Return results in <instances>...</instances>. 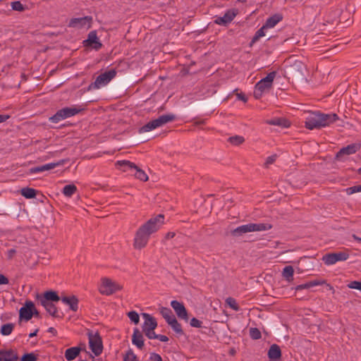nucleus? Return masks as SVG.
I'll use <instances>...</instances> for the list:
<instances>
[{
    "instance_id": "obj_57",
    "label": "nucleus",
    "mask_w": 361,
    "mask_h": 361,
    "mask_svg": "<svg viewBox=\"0 0 361 361\" xmlns=\"http://www.w3.org/2000/svg\"><path fill=\"white\" fill-rule=\"evenodd\" d=\"M9 118V115L0 114V123L6 121Z\"/></svg>"
},
{
    "instance_id": "obj_60",
    "label": "nucleus",
    "mask_w": 361,
    "mask_h": 361,
    "mask_svg": "<svg viewBox=\"0 0 361 361\" xmlns=\"http://www.w3.org/2000/svg\"><path fill=\"white\" fill-rule=\"evenodd\" d=\"M47 331L51 333L54 336H56L57 334V331L54 327H49Z\"/></svg>"
},
{
    "instance_id": "obj_27",
    "label": "nucleus",
    "mask_w": 361,
    "mask_h": 361,
    "mask_svg": "<svg viewBox=\"0 0 361 361\" xmlns=\"http://www.w3.org/2000/svg\"><path fill=\"white\" fill-rule=\"evenodd\" d=\"M283 19V16L281 14H274L267 19L265 23L264 24V27L271 28L274 27L279 22H280Z\"/></svg>"
},
{
    "instance_id": "obj_34",
    "label": "nucleus",
    "mask_w": 361,
    "mask_h": 361,
    "mask_svg": "<svg viewBox=\"0 0 361 361\" xmlns=\"http://www.w3.org/2000/svg\"><path fill=\"white\" fill-rule=\"evenodd\" d=\"M294 269L292 266H286L282 271V276L288 281H292L293 280Z\"/></svg>"
},
{
    "instance_id": "obj_50",
    "label": "nucleus",
    "mask_w": 361,
    "mask_h": 361,
    "mask_svg": "<svg viewBox=\"0 0 361 361\" xmlns=\"http://www.w3.org/2000/svg\"><path fill=\"white\" fill-rule=\"evenodd\" d=\"M276 154L268 157L264 163V166L266 168H268L270 164H272L273 163H274V161H276Z\"/></svg>"
},
{
    "instance_id": "obj_37",
    "label": "nucleus",
    "mask_w": 361,
    "mask_h": 361,
    "mask_svg": "<svg viewBox=\"0 0 361 361\" xmlns=\"http://www.w3.org/2000/svg\"><path fill=\"white\" fill-rule=\"evenodd\" d=\"M267 29V27H264V25L261 28H259L253 36L251 42H250V46L252 47L255 42H257L260 37L265 35L264 30Z\"/></svg>"
},
{
    "instance_id": "obj_14",
    "label": "nucleus",
    "mask_w": 361,
    "mask_h": 361,
    "mask_svg": "<svg viewBox=\"0 0 361 361\" xmlns=\"http://www.w3.org/2000/svg\"><path fill=\"white\" fill-rule=\"evenodd\" d=\"M83 44L85 47H92L96 51L99 50L103 46L97 37L96 30H92L88 34L87 39L83 41Z\"/></svg>"
},
{
    "instance_id": "obj_10",
    "label": "nucleus",
    "mask_w": 361,
    "mask_h": 361,
    "mask_svg": "<svg viewBox=\"0 0 361 361\" xmlns=\"http://www.w3.org/2000/svg\"><path fill=\"white\" fill-rule=\"evenodd\" d=\"M123 286L113 281L109 278H102V283L99 287V293L104 295H111L116 291L121 290Z\"/></svg>"
},
{
    "instance_id": "obj_43",
    "label": "nucleus",
    "mask_w": 361,
    "mask_h": 361,
    "mask_svg": "<svg viewBox=\"0 0 361 361\" xmlns=\"http://www.w3.org/2000/svg\"><path fill=\"white\" fill-rule=\"evenodd\" d=\"M11 8L13 11L20 12L24 11L25 10V6L20 1L12 2Z\"/></svg>"
},
{
    "instance_id": "obj_31",
    "label": "nucleus",
    "mask_w": 361,
    "mask_h": 361,
    "mask_svg": "<svg viewBox=\"0 0 361 361\" xmlns=\"http://www.w3.org/2000/svg\"><path fill=\"white\" fill-rule=\"evenodd\" d=\"M56 167V164H51V163L47 164L42 166H38L35 167H32L29 169L28 173H40L45 171H49L54 169Z\"/></svg>"
},
{
    "instance_id": "obj_52",
    "label": "nucleus",
    "mask_w": 361,
    "mask_h": 361,
    "mask_svg": "<svg viewBox=\"0 0 361 361\" xmlns=\"http://www.w3.org/2000/svg\"><path fill=\"white\" fill-rule=\"evenodd\" d=\"M264 92V90H263L261 88L258 89L257 88V85H255V90H254V97H255V98L257 99H259L262 97V95Z\"/></svg>"
},
{
    "instance_id": "obj_29",
    "label": "nucleus",
    "mask_w": 361,
    "mask_h": 361,
    "mask_svg": "<svg viewBox=\"0 0 361 361\" xmlns=\"http://www.w3.org/2000/svg\"><path fill=\"white\" fill-rule=\"evenodd\" d=\"M173 319H171V321H169L167 323L173 329V331L178 335V336H183L184 335V331L182 329L181 324L178 322L176 317H173Z\"/></svg>"
},
{
    "instance_id": "obj_41",
    "label": "nucleus",
    "mask_w": 361,
    "mask_h": 361,
    "mask_svg": "<svg viewBox=\"0 0 361 361\" xmlns=\"http://www.w3.org/2000/svg\"><path fill=\"white\" fill-rule=\"evenodd\" d=\"M238 91V89H235L234 90H233L230 94H227L226 92H220L217 95H216V99H218V101H226L227 99H228L233 93H235V92Z\"/></svg>"
},
{
    "instance_id": "obj_32",
    "label": "nucleus",
    "mask_w": 361,
    "mask_h": 361,
    "mask_svg": "<svg viewBox=\"0 0 361 361\" xmlns=\"http://www.w3.org/2000/svg\"><path fill=\"white\" fill-rule=\"evenodd\" d=\"M39 191L31 188H23L20 190V194L26 199L35 198Z\"/></svg>"
},
{
    "instance_id": "obj_44",
    "label": "nucleus",
    "mask_w": 361,
    "mask_h": 361,
    "mask_svg": "<svg viewBox=\"0 0 361 361\" xmlns=\"http://www.w3.org/2000/svg\"><path fill=\"white\" fill-rule=\"evenodd\" d=\"M128 317L132 322L135 324H137L140 322V317L137 312L135 311H130L127 314Z\"/></svg>"
},
{
    "instance_id": "obj_45",
    "label": "nucleus",
    "mask_w": 361,
    "mask_h": 361,
    "mask_svg": "<svg viewBox=\"0 0 361 361\" xmlns=\"http://www.w3.org/2000/svg\"><path fill=\"white\" fill-rule=\"evenodd\" d=\"M250 336L253 340L259 339L262 337L260 331L257 328L250 329Z\"/></svg>"
},
{
    "instance_id": "obj_21",
    "label": "nucleus",
    "mask_w": 361,
    "mask_h": 361,
    "mask_svg": "<svg viewBox=\"0 0 361 361\" xmlns=\"http://www.w3.org/2000/svg\"><path fill=\"white\" fill-rule=\"evenodd\" d=\"M18 359V353L13 349H0V361H17Z\"/></svg>"
},
{
    "instance_id": "obj_35",
    "label": "nucleus",
    "mask_w": 361,
    "mask_h": 361,
    "mask_svg": "<svg viewBox=\"0 0 361 361\" xmlns=\"http://www.w3.org/2000/svg\"><path fill=\"white\" fill-rule=\"evenodd\" d=\"M14 327H15V324L13 323H7V324H3L1 327L0 333L3 336H8L12 333Z\"/></svg>"
},
{
    "instance_id": "obj_53",
    "label": "nucleus",
    "mask_w": 361,
    "mask_h": 361,
    "mask_svg": "<svg viewBox=\"0 0 361 361\" xmlns=\"http://www.w3.org/2000/svg\"><path fill=\"white\" fill-rule=\"evenodd\" d=\"M9 283L8 279L2 274H0V285H6Z\"/></svg>"
},
{
    "instance_id": "obj_42",
    "label": "nucleus",
    "mask_w": 361,
    "mask_h": 361,
    "mask_svg": "<svg viewBox=\"0 0 361 361\" xmlns=\"http://www.w3.org/2000/svg\"><path fill=\"white\" fill-rule=\"evenodd\" d=\"M20 361H37V355L34 353H25L20 357Z\"/></svg>"
},
{
    "instance_id": "obj_6",
    "label": "nucleus",
    "mask_w": 361,
    "mask_h": 361,
    "mask_svg": "<svg viewBox=\"0 0 361 361\" xmlns=\"http://www.w3.org/2000/svg\"><path fill=\"white\" fill-rule=\"evenodd\" d=\"M176 118V116L171 114L161 115L159 118L150 121L149 122L144 125L142 127H141L139 129V133H142L145 132H149L166 123L175 121Z\"/></svg>"
},
{
    "instance_id": "obj_20",
    "label": "nucleus",
    "mask_w": 361,
    "mask_h": 361,
    "mask_svg": "<svg viewBox=\"0 0 361 361\" xmlns=\"http://www.w3.org/2000/svg\"><path fill=\"white\" fill-rule=\"evenodd\" d=\"M360 147L357 144H351L341 149L336 155L337 160H342L344 155H350L355 154L360 149Z\"/></svg>"
},
{
    "instance_id": "obj_61",
    "label": "nucleus",
    "mask_w": 361,
    "mask_h": 361,
    "mask_svg": "<svg viewBox=\"0 0 361 361\" xmlns=\"http://www.w3.org/2000/svg\"><path fill=\"white\" fill-rule=\"evenodd\" d=\"M66 161V160L61 159V160L59 161L56 163H51V164H56V166H57L63 165Z\"/></svg>"
},
{
    "instance_id": "obj_23",
    "label": "nucleus",
    "mask_w": 361,
    "mask_h": 361,
    "mask_svg": "<svg viewBox=\"0 0 361 361\" xmlns=\"http://www.w3.org/2000/svg\"><path fill=\"white\" fill-rule=\"evenodd\" d=\"M60 298V300H61L64 304L68 305L72 311L76 312L78 310L79 300L75 295L62 296Z\"/></svg>"
},
{
    "instance_id": "obj_47",
    "label": "nucleus",
    "mask_w": 361,
    "mask_h": 361,
    "mask_svg": "<svg viewBox=\"0 0 361 361\" xmlns=\"http://www.w3.org/2000/svg\"><path fill=\"white\" fill-rule=\"evenodd\" d=\"M345 192L348 195H353L355 192H361V185L348 188L345 189Z\"/></svg>"
},
{
    "instance_id": "obj_56",
    "label": "nucleus",
    "mask_w": 361,
    "mask_h": 361,
    "mask_svg": "<svg viewBox=\"0 0 361 361\" xmlns=\"http://www.w3.org/2000/svg\"><path fill=\"white\" fill-rule=\"evenodd\" d=\"M156 339H159L161 342H167L169 339L165 335L158 334Z\"/></svg>"
},
{
    "instance_id": "obj_49",
    "label": "nucleus",
    "mask_w": 361,
    "mask_h": 361,
    "mask_svg": "<svg viewBox=\"0 0 361 361\" xmlns=\"http://www.w3.org/2000/svg\"><path fill=\"white\" fill-rule=\"evenodd\" d=\"M202 322L195 317L192 318L190 322V326L195 328L202 327Z\"/></svg>"
},
{
    "instance_id": "obj_28",
    "label": "nucleus",
    "mask_w": 361,
    "mask_h": 361,
    "mask_svg": "<svg viewBox=\"0 0 361 361\" xmlns=\"http://www.w3.org/2000/svg\"><path fill=\"white\" fill-rule=\"evenodd\" d=\"M324 283H326V281L325 280L315 279V280H312V281H310L309 282H307L305 283L297 286L295 287V290H302V289H305V288H310L312 287H314V286H319V285H322V284H324Z\"/></svg>"
},
{
    "instance_id": "obj_33",
    "label": "nucleus",
    "mask_w": 361,
    "mask_h": 361,
    "mask_svg": "<svg viewBox=\"0 0 361 361\" xmlns=\"http://www.w3.org/2000/svg\"><path fill=\"white\" fill-rule=\"evenodd\" d=\"M159 312L165 319L167 323L169 321H171V319H173V317H175V315L173 314L171 310L169 307H161L159 309Z\"/></svg>"
},
{
    "instance_id": "obj_63",
    "label": "nucleus",
    "mask_w": 361,
    "mask_h": 361,
    "mask_svg": "<svg viewBox=\"0 0 361 361\" xmlns=\"http://www.w3.org/2000/svg\"><path fill=\"white\" fill-rule=\"evenodd\" d=\"M197 27L201 28L202 30H206L207 28V25H205L204 23H200V25H198Z\"/></svg>"
},
{
    "instance_id": "obj_17",
    "label": "nucleus",
    "mask_w": 361,
    "mask_h": 361,
    "mask_svg": "<svg viewBox=\"0 0 361 361\" xmlns=\"http://www.w3.org/2000/svg\"><path fill=\"white\" fill-rule=\"evenodd\" d=\"M238 14V10L237 8L229 9L224 13V16L215 19L214 23L226 25L228 23H231Z\"/></svg>"
},
{
    "instance_id": "obj_3",
    "label": "nucleus",
    "mask_w": 361,
    "mask_h": 361,
    "mask_svg": "<svg viewBox=\"0 0 361 361\" xmlns=\"http://www.w3.org/2000/svg\"><path fill=\"white\" fill-rule=\"evenodd\" d=\"M61 298L58 293L53 290H49L42 294H37L36 300L42 305L47 312L54 318H63V314H59L57 307L54 302H57Z\"/></svg>"
},
{
    "instance_id": "obj_4",
    "label": "nucleus",
    "mask_w": 361,
    "mask_h": 361,
    "mask_svg": "<svg viewBox=\"0 0 361 361\" xmlns=\"http://www.w3.org/2000/svg\"><path fill=\"white\" fill-rule=\"evenodd\" d=\"M272 228V225L270 224H253L250 223L245 225L240 226L234 229L231 230L230 235L233 237H240L243 234L254 232V231H267Z\"/></svg>"
},
{
    "instance_id": "obj_9",
    "label": "nucleus",
    "mask_w": 361,
    "mask_h": 361,
    "mask_svg": "<svg viewBox=\"0 0 361 361\" xmlns=\"http://www.w3.org/2000/svg\"><path fill=\"white\" fill-rule=\"evenodd\" d=\"M82 110L83 109L77 108L75 106L64 107L57 111L54 115H53L49 118V120L51 123H57L63 119L70 118L79 114Z\"/></svg>"
},
{
    "instance_id": "obj_54",
    "label": "nucleus",
    "mask_w": 361,
    "mask_h": 361,
    "mask_svg": "<svg viewBox=\"0 0 361 361\" xmlns=\"http://www.w3.org/2000/svg\"><path fill=\"white\" fill-rule=\"evenodd\" d=\"M236 96L239 100H241L244 102H247V97L245 96V94L244 93H243V92L237 93L236 92Z\"/></svg>"
},
{
    "instance_id": "obj_11",
    "label": "nucleus",
    "mask_w": 361,
    "mask_h": 361,
    "mask_svg": "<svg viewBox=\"0 0 361 361\" xmlns=\"http://www.w3.org/2000/svg\"><path fill=\"white\" fill-rule=\"evenodd\" d=\"M87 334L89 338V346L92 352L95 356L100 355L103 351V343L100 334L99 332L93 334L92 331L90 330L88 331Z\"/></svg>"
},
{
    "instance_id": "obj_58",
    "label": "nucleus",
    "mask_w": 361,
    "mask_h": 361,
    "mask_svg": "<svg viewBox=\"0 0 361 361\" xmlns=\"http://www.w3.org/2000/svg\"><path fill=\"white\" fill-rule=\"evenodd\" d=\"M16 251L14 249H11L8 250V258L12 259L13 255L16 254Z\"/></svg>"
},
{
    "instance_id": "obj_7",
    "label": "nucleus",
    "mask_w": 361,
    "mask_h": 361,
    "mask_svg": "<svg viewBox=\"0 0 361 361\" xmlns=\"http://www.w3.org/2000/svg\"><path fill=\"white\" fill-rule=\"evenodd\" d=\"M176 118V116L171 114L161 115L159 118L150 121L149 122L144 125L142 127H141L139 129V133H142L145 132H149L166 123L175 121Z\"/></svg>"
},
{
    "instance_id": "obj_24",
    "label": "nucleus",
    "mask_w": 361,
    "mask_h": 361,
    "mask_svg": "<svg viewBox=\"0 0 361 361\" xmlns=\"http://www.w3.org/2000/svg\"><path fill=\"white\" fill-rule=\"evenodd\" d=\"M268 357L270 361H279L281 357V350L276 344L271 345L268 351Z\"/></svg>"
},
{
    "instance_id": "obj_36",
    "label": "nucleus",
    "mask_w": 361,
    "mask_h": 361,
    "mask_svg": "<svg viewBox=\"0 0 361 361\" xmlns=\"http://www.w3.org/2000/svg\"><path fill=\"white\" fill-rule=\"evenodd\" d=\"M77 191V187L74 184H69L64 186L63 193L66 197H71Z\"/></svg>"
},
{
    "instance_id": "obj_39",
    "label": "nucleus",
    "mask_w": 361,
    "mask_h": 361,
    "mask_svg": "<svg viewBox=\"0 0 361 361\" xmlns=\"http://www.w3.org/2000/svg\"><path fill=\"white\" fill-rule=\"evenodd\" d=\"M123 361H139V360L132 349H129L123 356Z\"/></svg>"
},
{
    "instance_id": "obj_16",
    "label": "nucleus",
    "mask_w": 361,
    "mask_h": 361,
    "mask_svg": "<svg viewBox=\"0 0 361 361\" xmlns=\"http://www.w3.org/2000/svg\"><path fill=\"white\" fill-rule=\"evenodd\" d=\"M32 301L26 300L24 305L19 310V322H28L32 317Z\"/></svg>"
},
{
    "instance_id": "obj_59",
    "label": "nucleus",
    "mask_w": 361,
    "mask_h": 361,
    "mask_svg": "<svg viewBox=\"0 0 361 361\" xmlns=\"http://www.w3.org/2000/svg\"><path fill=\"white\" fill-rule=\"evenodd\" d=\"M176 235V233L174 232H169L165 235V239L168 240L170 238H173Z\"/></svg>"
},
{
    "instance_id": "obj_38",
    "label": "nucleus",
    "mask_w": 361,
    "mask_h": 361,
    "mask_svg": "<svg viewBox=\"0 0 361 361\" xmlns=\"http://www.w3.org/2000/svg\"><path fill=\"white\" fill-rule=\"evenodd\" d=\"M228 142L233 145L239 146L245 142V138L240 135H234L229 137Z\"/></svg>"
},
{
    "instance_id": "obj_19",
    "label": "nucleus",
    "mask_w": 361,
    "mask_h": 361,
    "mask_svg": "<svg viewBox=\"0 0 361 361\" xmlns=\"http://www.w3.org/2000/svg\"><path fill=\"white\" fill-rule=\"evenodd\" d=\"M92 18L91 16H85L82 18H72L69 23V26L73 27H83L87 25V28L91 27Z\"/></svg>"
},
{
    "instance_id": "obj_22",
    "label": "nucleus",
    "mask_w": 361,
    "mask_h": 361,
    "mask_svg": "<svg viewBox=\"0 0 361 361\" xmlns=\"http://www.w3.org/2000/svg\"><path fill=\"white\" fill-rule=\"evenodd\" d=\"M82 345H85V344ZM82 350L86 351L85 346H84V348L76 346L68 348L65 351V357L68 361H72L75 359Z\"/></svg>"
},
{
    "instance_id": "obj_25",
    "label": "nucleus",
    "mask_w": 361,
    "mask_h": 361,
    "mask_svg": "<svg viewBox=\"0 0 361 361\" xmlns=\"http://www.w3.org/2000/svg\"><path fill=\"white\" fill-rule=\"evenodd\" d=\"M132 343L140 350H142L145 345L142 334L137 328L134 329L132 336Z\"/></svg>"
},
{
    "instance_id": "obj_8",
    "label": "nucleus",
    "mask_w": 361,
    "mask_h": 361,
    "mask_svg": "<svg viewBox=\"0 0 361 361\" xmlns=\"http://www.w3.org/2000/svg\"><path fill=\"white\" fill-rule=\"evenodd\" d=\"M116 71L115 69H111L105 71L103 73L99 75L95 81L90 83L87 88V91H90L94 89H99L102 86L107 85L112 79L116 75Z\"/></svg>"
},
{
    "instance_id": "obj_1",
    "label": "nucleus",
    "mask_w": 361,
    "mask_h": 361,
    "mask_svg": "<svg viewBox=\"0 0 361 361\" xmlns=\"http://www.w3.org/2000/svg\"><path fill=\"white\" fill-rule=\"evenodd\" d=\"M164 215L160 214L151 218L141 226L135 235L134 248L136 250L144 248L148 243L150 235L157 231L161 226L164 224Z\"/></svg>"
},
{
    "instance_id": "obj_46",
    "label": "nucleus",
    "mask_w": 361,
    "mask_h": 361,
    "mask_svg": "<svg viewBox=\"0 0 361 361\" xmlns=\"http://www.w3.org/2000/svg\"><path fill=\"white\" fill-rule=\"evenodd\" d=\"M142 317L145 319V322L142 326H147L151 323L157 322V320L152 316L147 313H142Z\"/></svg>"
},
{
    "instance_id": "obj_2",
    "label": "nucleus",
    "mask_w": 361,
    "mask_h": 361,
    "mask_svg": "<svg viewBox=\"0 0 361 361\" xmlns=\"http://www.w3.org/2000/svg\"><path fill=\"white\" fill-rule=\"evenodd\" d=\"M338 120H339V117L334 113L310 112L305 121V127L309 130L320 129L330 126Z\"/></svg>"
},
{
    "instance_id": "obj_55",
    "label": "nucleus",
    "mask_w": 361,
    "mask_h": 361,
    "mask_svg": "<svg viewBox=\"0 0 361 361\" xmlns=\"http://www.w3.org/2000/svg\"><path fill=\"white\" fill-rule=\"evenodd\" d=\"M32 317H35L37 318H40V314L39 311L36 309L34 302H32Z\"/></svg>"
},
{
    "instance_id": "obj_26",
    "label": "nucleus",
    "mask_w": 361,
    "mask_h": 361,
    "mask_svg": "<svg viewBox=\"0 0 361 361\" xmlns=\"http://www.w3.org/2000/svg\"><path fill=\"white\" fill-rule=\"evenodd\" d=\"M157 327V322L151 323L147 326H142V332L149 339H155L157 337V335L154 330Z\"/></svg>"
},
{
    "instance_id": "obj_5",
    "label": "nucleus",
    "mask_w": 361,
    "mask_h": 361,
    "mask_svg": "<svg viewBox=\"0 0 361 361\" xmlns=\"http://www.w3.org/2000/svg\"><path fill=\"white\" fill-rule=\"evenodd\" d=\"M305 65L300 61H295L294 63L288 66L286 73L289 78H291L298 83H302L306 80Z\"/></svg>"
},
{
    "instance_id": "obj_64",
    "label": "nucleus",
    "mask_w": 361,
    "mask_h": 361,
    "mask_svg": "<svg viewBox=\"0 0 361 361\" xmlns=\"http://www.w3.org/2000/svg\"><path fill=\"white\" fill-rule=\"evenodd\" d=\"M205 123V120L204 119H202V120H200V121H195V124L196 126H199V125H203Z\"/></svg>"
},
{
    "instance_id": "obj_40",
    "label": "nucleus",
    "mask_w": 361,
    "mask_h": 361,
    "mask_svg": "<svg viewBox=\"0 0 361 361\" xmlns=\"http://www.w3.org/2000/svg\"><path fill=\"white\" fill-rule=\"evenodd\" d=\"M226 304L233 310L239 311L240 306L237 304L235 299L233 298L229 297L226 300Z\"/></svg>"
},
{
    "instance_id": "obj_12",
    "label": "nucleus",
    "mask_w": 361,
    "mask_h": 361,
    "mask_svg": "<svg viewBox=\"0 0 361 361\" xmlns=\"http://www.w3.org/2000/svg\"><path fill=\"white\" fill-rule=\"evenodd\" d=\"M116 165L120 166L121 167H124L123 171H126V168H128L129 169H135V173H134V176L136 178L142 180V181H147L148 180V176L146 174V173L140 169L137 165H135L134 163L128 161V160H121L118 161L116 162Z\"/></svg>"
},
{
    "instance_id": "obj_48",
    "label": "nucleus",
    "mask_w": 361,
    "mask_h": 361,
    "mask_svg": "<svg viewBox=\"0 0 361 361\" xmlns=\"http://www.w3.org/2000/svg\"><path fill=\"white\" fill-rule=\"evenodd\" d=\"M348 287L351 289H356L361 291V281H353L348 284Z\"/></svg>"
},
{
    "instance_id": "obj_62",
    "label": "nucleus",
    "mask_w": 361,
    "mask_h": 361,
    "mask_svg": "<svg viewBox=\"0 0 361 361\" xmlns=\"http://www.w3.org/2000/svg\"><path fill=\"white\" fill-rule=\"evenodd\" d=\"M38 331H39V329H35V331L34 332L30 333L29 334V337L32 338L34 336H36L37 335Z\"/></svg>"
},
{
    "instance_id": "obj_30",
    "label": "nucleus",
    "mask_w": 361,
    "mask_h": 361,
    "mask_svg": "<svg viewBox=\"0 0 361 361\" xmlns=\"http://www.w3.org/2000/svg\"><path fill=\"white\" fill-rule=\"evenodd\" d=\"M269 125L278 126L283 128H288L290 126V122L284 118H275L267 121Z\"/></svg>"
},
{
    "instance_id": "obj_15",
    "label": "nucleus",
    "mask_w": 361,
    "mask_h": 361,
    "mask_svg": "<svg viewBox=\"0 0 361 361\" xmlns=\"http://www.w3.org/2000/svg\"><path fill=\"white\" fill-rule=\"evenodd\" d=\"M171 306L174 310L178 318L184 319L186 322L188 321V312L183 302H180L178 300H172L171 302Z\"/></svg>"
},
{
    "instance_id": "obj_51",
    "label": "nucleus",
    "mask_w": 361,
    "mask_h": 361,
    "mask_svg": "<svg viewBox=\"0 0 361 361\" xmlns=\"http://www.w3.org/2000/svg\"><path fill=\"white\" fill-rule=\"evenodd\" d=\"M149 361H163V360L159 354L152 353L149 355Z\"/></svg>"
},
{
    "instance_id": "obj_13",
    "label": "nucleus",
    "mask_w": 361,
    "mask_h": 361,
    "mask_svg": "<svg viewBox=\"0 0 361 361\" xmlns=\"http://www.w3.org/2000/svg\"><path fill=\"white\" fill-rule=\"evenodd\" d=\"M349 257V254L347 252H331L324 255L322 260L326 265H331L337 262L345 261Z\"/></svg>"
},
{
    "instance_id": "obj_18",
    "label": "nucleus",
    "mask_w": 361,
    "mask_h": 361,
    "mask_svg": "<svg viewBox=\"0 0 361 361\" xmlns=\"http://www.w3.org/2000/svg\"><path fill=\"white\" fill-rule=\"evenodd\" d=\"M277 74L276 71H271L267 74V75L257 82L258 89H262L263 90L270 89L273 85L274 80Z\"/></svg>"
}]
</instances>
